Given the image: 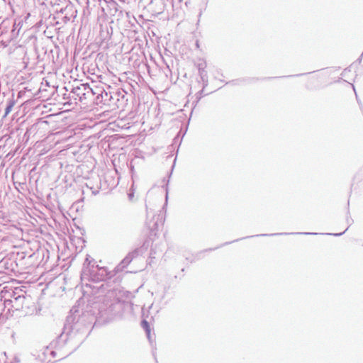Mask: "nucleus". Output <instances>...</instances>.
Masks as SVG:
<instances>
[{
    "instance_id": "1",
    "label": "nucleus",
    "mask_w": 363,
    "mask_h": 363,
    "mask_svg": "<svg viewBox=\"0 0 363 363\" xmlns=\"http://www.w3.org/2000/svg\"><path fill=\"white\" fill-rule=\"evenodd\" d=\"M112 96L111 93H108L105 91H101V93L99 94V96H96V103H104V104H110L111 99Z\"/></svg>"
},
{
    "instance_id": "6",
    "label": "nucleus",
    "mask_w": 363,
    "mask_h": 363,
    "mask_svg": "<svg viewBox=\"0 0 363 363\" xmlns=\"http://www.w3.org/2000/svg\"><path fill=\"white\" fill-rule=\"evenodd\" d=\"M143 327L148 331L150 332V326H149V324L146 321V320H143V323H142Z\"/></svg>"
},
{
    "instance_id": "9",
    "label": "nucleus",
    "mask_w": 363,
    "mask_h": 363,
    "mask_svg": "<svg viewBox=\"0 0 363 363\" xmlns=\"http://www.w3.org/2000/svg\"><path fill=\"white\" fill-rule=\"evenodd\" d=\"M201 14H202V11H200L199 16H201Z\"/></svg>"
},
{
    "instance_id": "2",
    "label": "nucleus",
    "mask_w": 363,
    "mask_h": 363,
    "mask_svg": "<svg viewBox=\"0 0 363 363\" xmlns=\"http://www.w3.org/2000/svg\"><path fill=\"white\" fill-rule=\"evenodd\" d=\"M206 67L205 62H201L198 64V69H199V73L201 78H203V72H201V69H205Z\"/></svg>"
},
{
    "instance_id": "5",
    "label": "nucleus",
    "mask_w": 363,
    "mask_h": 363,
    "mask_svg": "<svg viewBox=\"0 0 363 363\" xmlns=\"http://www.w3.org/2000/svg\"><path fill=\"white\" fill-rule=\"evenodd\" d=\"M101 90L99 88H96V90L92 89V91H89V94H91V95L97 94V96H99V94L101 93Z\"/></svg>"
},
{
    "instance_id": "4",
    "label": "nucleus",
    "mask_w": 363,
    "mask_h": 363,
    "mask_svg": "<svg viewBox=\"0 0 363 363\" xmlns=\"http://www.w3.org/2000/svg\"><path fill=\"white\" fill-rule=\"evenodd\" d=\"M15 104V101H9L8 105L6 106V108H5V112L4 113L7 114V113H9L11 111V108L13 106V105Z\"/></svg>"
},
{
    "instance_id": "8",
    "label": "nucleus",
    "mask_w": 363,
    "mask_h": 363,
    "mask_svg": "<svg viewBox=\"0 0 363 363\" xmlns=\"http://www.w3.org/2000/svg\"><path fill=\"white\" fill-rule=\"evenodd\" d=\"M65 111H60L58 112L57 113H60V114H62V113H64Z\"/></svg>"
},
{
    "instance_id": "7",
    "label": "nucleus",
    "mask_w": 363,
    "mask_h": 363,
    "mask_svg": "<svg viewBox=\"0 0 363 363\" xmlns=\"http://www.w3.org/2000/svg\"><path fill=\"white\" fill-rule=\"evenodd\" d=\"M201 72H203V78L201 79H203L204 77H206V72L205 71V69H201Z\"/></svg>"
},
{
    "instance_id": "3",
    "label": "nucleus",
    "mask_w": 363,
    "mask_h": 363,
    "mask_svg": "<svg viewBox=\"0 0 363 363\" xmlns=\"http://www.w3.org/2000/svg\"><path fill=\"white\" fill-rule=\"evenodd\" d=\"M82 86L84 91V92L82 93L83 95L89 94V91H92V88L87 84H82Z\"/></svg>"
}]
</instances>
